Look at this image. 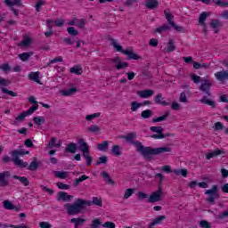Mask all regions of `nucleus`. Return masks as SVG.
<instances>
[{"instance_id":"1","label":"nucleus","mask_w":228,"mask_h":228,"mask_svg":"<svg viewBox=\"0 0 228 228\" xmlns=\"http://www.w3.org/2000/svg\"><path fill=\"white\" fill-rule=\"evenodd\" d=\"M123 138L127 143H130V145H134V147H136V152L142 154L145 159H151V156H158L159 154H165V152H172V148L168 146L152 148L142 145L140 141H134L138 138V135H136V133L134 132L124 135Z\"/></svg>"},{"instance_id":"2","label":"nucleus","mask_w":228,"mask_h":228,"mask_svg":"<svg viewBox=\"0 0 228 228\" xmlns=\"http://www.w3.org/2000/svg\"><path fill=\"white\" fill-rule=\"evenodd\" d=\"M85 206H92V201L77 199L73 204L66 203L64 205V208L66 209L67 214L69 215V216H74V215H79V213H83Z\"/></svg>"},{"instance_id":"3","label":"nucleus","mask_w":228,"mask_h":228,"mask_svg":"<svg viewBox=\"0 0 228 228\" xmlns=\"http://www.w3.org/2000/svg\"><path fill=\"white\" fill-rule=\"evenodd\" d=\"M26 154H29V151L25 150H13L11 152L12 161H13L16 167H20V168H26L28 167V162L19 159L20 156H26Z\"/></svg>"},{"instance_id":"4","label":"nucleus","mask_w":228,"mask_h":228,"mask_svg":"<svg viewBox=\"0 0 228 228\" xmlns=\"http://www.w3.org/2000/svg\"><path fill=\"white\" fill-rule=\"evenodd\" d=\"M205 195L208 196L206 200L208 204H215L216 199L220 197V194H218V185H213L211 189L207 190Z\"/></svg>"},{"instance_id":"5","label":"nucleus","mask_w":228,"mask_h":228,"mask_svg":"<svg viewBox=\"0 0 228 228\" xmlns=\"http://www.w3.org/2000/svg\"><path fill=\"white\" fill-rule=\"evenodd\" d=\"M164 14L169 26H171L175 29V31H177L178 33L184 32V28L175 24V22L174 21V15H172V13L170 12V9L165 10Z\"/></svg>"},{"instance_id":"6","label":"nucleus","mask_w":228,"mask_h":228,"mask_svg":"<svg viewBox=\"0 0 228 228\" xmlns=\"http://www.w3.org/2000/svg\"><path fill=\"white\" fill-rule=\"evenodd\" d=\"M213 86V84L211 83V81H209V79L206 78L204 80V83H202L200 86V92H203L204 94H206L208 95V97H211V92L209 90H211V86Z\"/></svg>"},{"instance_id":"7","label":"nucleus","mask_w":228,"mask_h":228,"mask_svg":"<svg viewBox=\"0 0 228 228\" xmlns=\"http://www.w3.org/2000/svg\"><path fill=\"white\" fill-rule=\"evenodd\" d=\"M10 171H4L0 173V186L4 187L10 184Z\"/></svg>"},{"instance_id":"8","label":"nucleus","mask_w":228,"mask_h":228,"mask_svg":"<svg viewBox=\"0 0 228 228\" xmlns=\"http://www.w3.org/2000/svg\"><path fill=\"white\" fill-rule=\"evenodd\" d=\"M162 193L163 191H161V188H159L158 191L151 194L148 202H150V204H153L154 202H159V200H161Z\"/></svg>"},{"instance_id":"9","label":"nucleus","mask_w":228,"mask_h":228,"mask_svg":"<svg viewBox=\"0 0 228 228\" xmlns=\"http://www.w3.org/2000/svg\"><path fill=\"white\" fill-rule=\"evenodd\" d=\"M111 62L116 63V69L118 70H122V69H127V67H129V63L122 62L120 61V57H114L113 59H111Z\"/></svg>"},{"instance_id":"10","label":"nucleus","mask_w":228,"mask_h":228,"mask_svg":"<svg viewBox=\"0 0 228 228\" xmlns=\"http://www.w3.org/2000/svg\"><path fill=\"white\" fill-rule=\"evenodd\" d=\"M40 165H42V161L38 160L37 158H34L32 162L27 166L28 167L27 168L28 170H30V172H37Z\"/></svg>"},{"instance_id":"11","label":"nucleus","mask_w":228,"mask_h":228,"mask_svg":"<svg viewBox=\"0 0 228 228\" xmlns=\"http://www.w3.org/2000/svg\"><path fill=\"white\" fill-rule=\"evenodd\" d=\"M137 94L142 99H149V97H152V95H154V90L146 89V90L138 91Z\"/></svg>"},{"instance_id":"12","label":"nucleus","mask_w":228,"mask_h":228,"mask_svg":"<svg viewBox=\"0 0 228 228\" xmlns=\"http://www.w3.org/2000/svg\"><path fill=\"white\" fill-rule=\"evenodd\" d=\"M77 142L79 145V151H81L83 154H86V152H90V147L88 146V143L85 142V140L79 139Z\"/></svg>"},{"instance_id":"13","label":"nucleus","mask_w":228,"mask_h":228,"mask_svg":"<svg viewBox=\"0 0 228 228\" xmlns=\"http://www.w3.org/2000/svg\"><path fill=\"white\" fill-rule=\"evenodd\" d=\"M216 79L217 81H227L228 79V70H222L215 73Z\"/></svg>"},{"instance_id":"14","label":"nucleus","mask_w":228,"mask_h":228,"mask_svg":"<svg viewBox=\"0 0 228 228\" xmlns=\"http://www.w3.org/2000/svg\"><path fill=\"white\" fill-rule=\"evenodd\" d=\"M163 99V94L161 93H159L154 98V102L156 104H160V106H168V104L170 103Z\"/></svg>"},{"instance_id":"15","label":"nucleus","mask_w":228,"mask_h":228,"mask_svg":"<svg viewBox=\"0 0 228 228\" xmlns=\"http://www.w3.org/2000/svg\"><path fill=\"white\" fill-rule=\"evenodd\" d=\"M110 45H112L115 51H117L118 53H122V54H124V52L126 50H124L122 45H118V42L117 41V39L110 38Z\"/></svg>"},{"instance_id":"16","label":"nucleus","mask_w":228,"mask_h":228,"mask_svg":"<svg viewBox=\"0 0 228 228\" xmlns=\"http://www.w3.org/2000/svg\"><path fill=\"white\" fill-rule=\"evenodd\" d=\"M12 179H16L17 181H20V184H22V186H25V187L29 186V180L26 176H20V175H14L12 176Z\"/></svg>"},{"instance_id":"17","label":"nucleus","mask_w":228,"mask_h":228,"mask_svg":"<svg viewBox=\"0 0 228 228\" xmlns=\"http://www.w3.org/2000/svg\"><path fill=\"white\" fill-rule=\"evenodd\" d=\"M28 79L35 81V83H37L38 85H42V82L40 81V71L30 72L28 74Z\"/></svg>"},{"instance_id":"18","label":"nucleus","mask_w":228,"mask_h":228,"mask_svg":"<svg viewBox=\"0 0 228 228\" xmlns=\"http://www.w3.org/2000/svg\"><path fill=\"white\" fill-rule=\"evenodd\" d=\"M123 54L127 56V60H140V56L133 52V50L126 49Z\"/></svg>"},{"instance_id":"19","label":"nucleus","mask_w":228,"mask_h":228,"mask_svg":"<svg viewBox=\"0 0 228 228\" xmlns=\"http://www.w3.org/2000/svg\"><path fill=\"white\" fill-rule=\"evenodd\" d=\"M209 26L215 30V33L218 34V28H222V21L219 20H211Z\"/></svg>"},{"instance_id":"20","label":"nucleus","mask_w":228,"mask_h":228,"mask_svg":"<svg viewBox=\"0 0 228 228\" xmlns=\"http://www.w3.org/2000/svg\"><path fill=\"white\" fill-rule=\"evenodd\" d=\"M77 151V144L76 142H69L67 144L65 152H69V154H76Z\"/></svg>"},{"instance_id":"21","label":"nucleus","mask_w":228,"mask_h":228,"mask_svg":"<svg viewBox=\"0 0 228 228\" xmlns=\"http://www.w3.org/2000/svg\"><path fill=\"white\" fill-rule=\"evenodd\" d=\"M144 5L149 10H156V8H158V6H159V2H158V0H148V1H146Z\"/></svg>"},{"instance_id":"22","label":"nucleus","mask_w":228,"mask_h":228,"mask_svg":"<svg viewBox=\"0 0 228 228\" xmlns=\"http://www.w3.org/2000/svg\"><path fill=\"white\" fill-rule=\"evenodd\" d=\"M61 199L64 202H70L71 199H74V196L69 195L67 192L60 191L58 200Z\"/></svg>"},{"instance_id":"23","label":"nucleus","mask_w":228,"mask_h":228,"mask_svg":"<svg viewBox=\"0 0 228 228\" xmlns=\"http://www.w3.org/2000/svg\"><path fill=\"white\" fill-rule=\"evenodd\" d=\"M167 216H159V217L155 218L153 222H151L149 225L148 228H154L155 225H158L161 224L163 220H166Z\"/></svg>"},{"instance_id":"24","label":"nucleus","mask_w":228,"mask_h":228,"mask_svg":"<svg viewBox=\"0 0 228 228\" xmlns=\"http://www.w3.org/2000/svg\"><path fill=\"white\" fill-rule=\"evenodd\" d=\"M101 175L104 179L105 183H107V184H115V182L111 179V176H110V174H108V172L103 171L101 173Z\"/></svg>"},{"instance_id":"25","label":"nucleus","mask_w":228,"mask_h":228,"mask_svg":"<svg viewBox=\"0 0 228 228\" xmlns=\"http://www.w3.org/2000/svg\"><path fill=\"white\" fill-rule=\"evenodd\" d=\"M209 15H211V13L207 12H203L199 18V22L200 24V26H206V20L208 19V17H209Z\"/></svg>"},{"instance_id":"26","label":"nucleus","mask_w":228,"mask_h":228,"mask_svg":"<svg viewBox=\"0 0 228 228\" xmlns=\"http://www.w3.org/2000/svg\"><path fill=\"white\" fill-rule=\"evenodd\" d=\"M31 56H33V52H27V53H20L18 55V57L20 58V60H21V61H28L29 58H31Z\"/></svg>"},{"instance_id":"27","label":"nucleus","mask_w":228,"mask_h":228,"mask_svg":"<svg viewBox=\"0 0 228 228\" xmlns=\"http://www.w3.org/2000/svg\"><path fill=\"white\" fill-rule=\"evenodd\" d=\"M200 102H202V104H207L208 106H211L212 108H216V103H215L214 101L208 99V96H204L201 100H200Z\"/></svg>"},{"instance_id":"28","label":"nucleus","mask_w":228,"mask_h":228,"mask_svg":"<svg viewBox=\"0 0 228 228\" xmlns=\"http://www.w3.org/2000/svg\"><path fill=\"white\" fill-rule=\"evenodd\" d=\"M77 92V89L76 87L69 88L68 90L61 91V95L64 97H69V95H74Z\"/></svg>"},{"instance_id":"29","label":"nucleus","mask_w":228,"mask_h":228,"mask_svg":"<svg viewBox=\"0 0 228 228\" xmlns=\"http://www.w3.org/2000/svg\"><path fill=\"white\" fill-rule=\"evenodd\" d=\"M220 154H224V151L217 149L210 153H208L206 155V159H211V158H216V156H220Z\"/></svg>"},{"instance_id":"30","label":"nucleus","mask_w":228,"mask_h":228,"mask_svg":"<svg viewBox=\"0 0 228 228\" xmlns=\"http://www.w3.org/2000/svg\"><path fill=\"white\" fill-rule=\"evenodd\" d=\"M86 179H90V177L86 176V175H83L79 178H76L73 183V186H75V188L79 186V184H81V183H83V181H86Z\"/></svg>"},{"instance_id":"31","label":"nucleus","mask_w":228,"mask_h":228,"mask_svg":"<svg viewBox=\"0 0 228 228\" xmlns=\"http://www.w3.org/2000/svg\"><path fill=\"white\" fill-rule=\"evenodd\" d=\"M53 174L58 179H67V175H69L67 171H54Z\"/></svg>"},{"instance_id":"32","label":"nucleus","mask_w":228,"mask_h":228,"mask_svg":"<svg viewBox=\"0 0 228 228\" xmlns=\"http://www.w3.org/2000/svg\"><path fill=\"white\" fill-rule=\"evenodd\" d=\"M86 220L83 218H72L70 219V224H75V227H79V225H84Z\"/></svg>"},{"instance_id":"33","label":"nucleus","mask_w":228,"mask_h":228,"mask_svg":"<svg viewBox=\"0 0 228 228\" xmlns=\"http://www.w3.org/2000/svg\"><path fill=\"white\" fill-rule=\"evenodd\" d=\"M33 120L36 126H42V124H45V118L44 116L34 117Z\"/></svg>"},{"instance_id":"34","label":"nucleus","mask_w":228,"mask_h":228,"mask_svg":"<svg viewBox=\"0 0 228 228\" xmlns=\"http://www.w3.org/2000/svg\"><path fill=\"white\" fill-rule=\"evenodd\" d=\"M168 117H170V111H166L165 115L153 118L152 122L154 124H156V122H163V120L168 118Z\"/></svg>"},{"instance_id":"35","label":"nucleus","mask_w":228,"mask_h":228,"mask_svg":"<svg viewBox=\"0 0 228 228\" xmlns=\"http://www.w3.org/2000/svg\"><path fill=\"white\" fill-rule=\"evenodd\" d=\"M153 116H154V112H152L151 110H146L141 112L142 118H151V117H153Z\"/></svg>"},{"instance_id":"36","label":"nucleus","mask_w":228,"mask_h":228,"mask_svg":"<svg viewBox=\"0 0 228 228\" xmlns=\"http://www.w3.org/2000/svg\"><path fill=\"white\" fill-rule=\"evenodd\" d=\"M173 172L175 175H182V177L188 175V169H175Z\"/></svg>"},{"instance_id":"37","label":"nucleus","mask_w":228,"mask_h":228,"mask_svg":"<svg viewBox=\"0 0 228 228\" xmlns=\"http://www.w3.org/2000/svg\"><path fill=\"white\" fill-rule=\"evenodd\" d=\"M83 158H85L87 167H90L92 165L93 158L90 156V151H87L86 153H84Z\"/></svg>"},{"instance_id":"38","label":"nucleus","mask_w":228,"mask_h":228,"mask_svg":"<svg viewBox=\"0 0 228 228\" xmlns=\"http://www.w3.org/2000/svg\"><path fill=\"white\" fill-rule=\"evenodd\" d=\"M140 108H142V103L138 102H131V111L134 112L138 110H140Z\"/></svg>"},{"instance_id":"39","label":"nucleus","mask_w":228,"mask_h":228,"mask_svg":"<svg viewBox=\"0 0 228 228\" xmlns=\"http://www.w3.org/2000/svg\"><path fill=\"white\" fill-rule=\"evenodd\" d=\"M111 152H112V154H114V156H121L122 155V151H120V146H118V145L112 146Z\"/></svg>"},{"instance_id":"40","label":"nucleus","mask_w":228,"mask_h":228,"mask_svg":"<svg viewBox=\"0 0 228 228\" xmlns=\"http://www.w3.org/2000/svg\"><path fill=\"white\" fill-rule=\"evenodd\" d=\"M92 204H94V206H99L100 208H102V199L94 197L93 201H91V206Z\"/></svg>"},{"instance_id":"41","label":"nucleus","mask_w":228,"mask_h":228,"mask_svg":"<svg viewBox=\"0 0 228 228\" xmlns=\"http://www.w3.org/2000/svg\"><path fill=\"white\" fill-rule=\"evenodd\" d=\"M67 31L71 37H77V35H79V32L74 27H69Z\"/></svg>"},{"instance_id":"42","label":"nucleus","mask_w":228,"mask_h":228,"mask_svg":"<svg viewBox=\"0 0 228 228\" xmlns=\"http://www.w3.org/2000/svg\"><path fill=\"white\" fill-rule=\"evenodd\" d=\"M37 110H38V104L30 107L27 111H25V114L27 115V117H29V115H33V113H35Z\"/></svg>"},{"instance_id":"43","label":"nucleus","mask_w":228,"mask_h":228,"mask_svg":"<svg viewBox=\"0 0 228 228\" xmlns=\"http://www.w3.org/2000/svg\"><path fill=\"white\" fill-rule=\"evenodd\" d=\"M170 29V26L164 24L161 27L156 28L155 33H163V31H168Z\"/></svg>"},{"instance_id":"44","label":"nucleus","mask_w":228,"mask_h":228,"mask_svg":"<svg viewBox=\"0 0 228 228\" xmlns=\"http://www.w3.org/2000/svg\"><path fill=\"white\" fill-rule=\"evenodd\" d=\"M175 50V46L174 45V40L169 39V41L167 43V53H174Z\"/></svg>"},{"instance_id":"45","label":"nucleus","mask_w":228,"mask_h":228,"mask_svg":"<svg viewBox=\"0 0 228 228\" xmlns=\"http://www.w3.org/2000/svg\"><path fill=\"white\" fill-rule=\"evenodd\" d=\"M2 93L11 95V97H17V93L6 89V87H1Z\"/></svg>"},{"instance_id":"46","label":"nucleus","mask_w":228,"mask_h":228,"mask_svg":"<svg viewBox=\"0 0 228 228\" xmlns=\"http://www.w3.org/2000/svg\"><path fill=\"white\" fill-rule=\"evenodd\" d=\"M106 163H108V157L102 156V157H100V158L98 159V160L96 161L95 165H96V166H99V165H106Z\"/></svg>"},{"instance_id":"47","label":"nucleus","mask_w":228,"mask_h":228,"mask_svg":"<svg viewBox=\"0 0 228 228\" xmlns=\"http://www.w3.org/2000/svg\"><path fill=\"white\" fill-rule=\"evenodd\" d=\"M4 209H9V210L15 209V206L13 205V203H12L9 200L4 201Z\"/></svg>"},{"instance_id":"48","label":"nucleus","mask_w":228,"mask_h":228,"mask_svg":"<svg viewBox=\"0 0 228 228\" xmlns=\"http://www.w3.org/2000/svg\"><path fill=\"white\" fill-rule=\"evenodd\" d=\"M90 228H99L101 227V220L96 218L92 221L91 224L89 225Z\"/></svg>"},{"instance_id":"49","label":"nucleus","mask_w":228,"mask_h":228,"mask_svg":"<svg viewBox=\"0 0 228 228\" xmlns=\"http://www.w3.org/2000/svg\"><path fill=\"white\" fill-rule=\"evenodd\" d=\"M150 130L152 131V133L161 134V133H163V126H151Z\"/></svg>"},{"instance_id":"50","label":"nucleus","mask_w":228,"mask_h":228,"mask_svg":"<svg viewBox=\"0 0 228 228\" xmlns=\"http://www.w3.org/2000/svg\"><path fill=\"white\" fill-rule=\"evenodd\" d=\"M87 131L90 133H99L101 131V127L97 125H92L90 127L87 128Z\"/></svg>"},{"instance_id":"51","label":"nucleus","mask_w":228,"mask_h":228,"mask_svg":"<svg viewBox=\"0 0 228 228\" xmlns=\"http://www.w3.org/2000/svg\"><path fill=\"white\" fill-rule=\"evenodd\" d=\"M44 4H45V1L38 0L35 5L36 11L40 12V10H42V6H44Z\"/></svg>"},{"instance_id":"52","label":"nucleus","mask_w":228,"mask_h":228,"mask_svg":"<svg viewBox=\"0 0 228 228\" xmlns=\"http://www.w3.org/2000/svg\"><path fill=\"white\" fill-rule=\"evenodd\" d=\"M108 145H110V142L108 141L98 144V151H106L108 149Z\"/></svg>"},{"instance_id":"53","label":"nucleus","mask_w":228,"mask_h":228,"mask_svg":"<svg viewBox=\"0 0 228 228\" xmlns=\"http://www.w3.org/2000/svg\"><path fill=\"white\" fill-rule=\"evenodd\" d=\"M56 184L60 190H70V185L65 184L61 182H58Z\"/></svg>"},{"instance_id":"54","label":"nucleus","mask_w":228,"mask_h":228,"mask_svg":"<svg viewBox=\"0 0 228 228\" xmlns=\"http://www.w3.org/2000/svg\"><path fill=\"white\" fill-rule=\"evenodd\" d=\"M0 70H3V72H10V70H12V68L8 63H4L0 66Z\"/></svg>"},{"instance_id":"55","label":"nucleus","mask_w":228,"mask_h":228,"mask_svg":"<svg viewBox=\"0 0 228 228\" xmlns=\"http://www.w3.org/2000/svg\"><path fill=\"white\" fill-rule=\"evenodd\" d=\"M200 227L201 228H211V224L207 220H201L200 222Z\"/></svg>"},{"instance_id":"56","label":"nucleus","mask_w":228,"mask_h":228,"mask_svg":"<svg viewBox=\"0 0 228 228\" xmlns=\"http://www.w3.org/2000/svg\"><path fill=\"white\" fill-rule=\"evenodd\" d=\"M99 117H101V113L97 112L94 114H91V115H86V120H92L94 118H99Z\"/></svg>"},{"instance_id":"57","label":"nucleus","mask_w":228,"mask_h":228,"mask_svg":"<svg viewBox=\"0 0 228 228\" xmlns=\"http://www.w3.org/2000/svg\"><path fill=\"white\" fill-rule=\"evenodd\" d=\"M134 193V189H126L124 194V199H129Z\"/></svg>"},{"instance_id":"58","label":"nucleus","mask_w":228,"mask_h":228,"mask_svg":"<svg viewBox=\"0 0 228 228\" xmlns=\"http://www.w3.org/2000/svg\"><path fill=\"white\" fill-rule=\"evenodd\" d=\"M70 72L71 74H77L79 76L81 74V69L77 66H75L70 69Z\"/></svg>"},{"instance_id":"59","label":"nucleus","mask_w":228,"mask_h":228,"mask_svg":"<svg viewBox=\"0 0 228 228\" xmlns=\"http://www.w3.org/2000/svg\"><path fill=\"white\" fill-rule=\"evenodd\" d=\"M102 226H103L105 228H115L116 227L115 223L110 222V221L105 222L103 224H102Z\"/></svg>"},{"instance_id":"60","label":"nucleus","mask_w":228,"mask_h":228,"mask_svg":"<svg viewBox=\"0 0 228 228\" xmlns=\"http://www.w3.org/2000/svg\"><path fill=\"white\" fill-rule=\"evenodd\" d=\"M86 24V21L85 20V19L78 20V21L77 22V26L79 28V29H83Z\"/></svg>"},{"instance_id":"61","label":"nucleus","mask_w":228,"mask_h":228,"mask_svg":"<svg viewBox=\"0 0 228 228\" xmlns=\"http://www.w3.org/2000/svg\"><path fill=\"white\" fill-rule=\"evenodd\" d=\"M31 45V38L26 37L23 41H21V45L28 47V45Z\"/></svg>"},{"instance_id":"62","label":"nucleus","mask_w":228,"mask_h":228,"mask_svg":"<svg viewBox=\"0 0 228 228\" xmlns=\"http://www.w3.org/2000/svg\"><path fill=\"white\" fill-rule=\"evenodd\" d=\"M191 81H193V83L198 85V83L200 81V77L197 76L195 74H192V75H191Z\"/></svg>"},{"instance_id":"63","label":"nucleus","mask_w":228,"mask_h":228,"mask_svg":"<svg viewBox=\"0 0 228 228\" xmlns=\"http://www.w3.org/2000/svg\"><path fill=\"white\" fill-rule=\"evenodd\" d=\"M10 85V80L5 78H0V86H8Z\"/></svg>"},{"instance_id":"64","label":"nucleus","mask_w":228,"mask_h":228,"mask_svg":"<svg viewBox=\"0 0 228 228\" xmlns=\"http://www.w3.org/2000/svg\"><path fill=\"white\" fill-rule=\"evenodd\" d=\"M39 227L40 228H51V227H53V225H51V224H49L48 222H40Z\"/></svg>"}]
</instances>
